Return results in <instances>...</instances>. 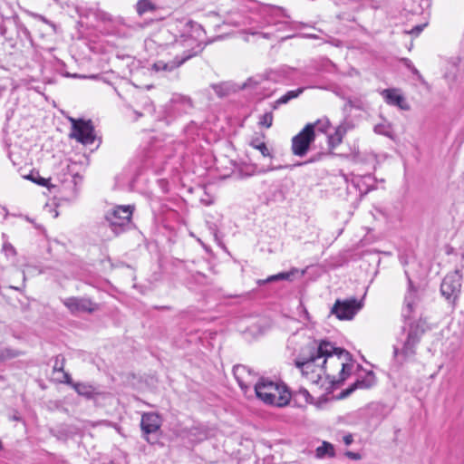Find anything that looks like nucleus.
<instances>
[{
    "label": "nucleus",
    "instance_id": "obj_25",
    "mask_svg": "<svg viewBox=\"0 0 464 464\" xmlns=\"http://www.w3.org/2000/svg\"><path fill=\"white\" fill-rule=\"evenodd\" d=\"M353 129V124L348 121L342 122L336 129L334 133L337 134L341 139H343L345 134Z\"/></svg>",
    "mask_w": 464,
    "mask_h": 464
},
{
    "label": "nucleus",
    "instance_id": "obj_39",
    "mask_svg": "<svg viewBox=\"0 0 464 464\" xmlns=\"http://www.w3.org/2000/svg\"><path fill=\"white\" fill-rule=\"evenodd\" d=\"M245 2L247 3V5H246V8L248 9V10H253L255 9V5H256L255 2L253 1H250V0H244Z\"/></svg>",
    "mask_w": 464,
    "mask_h": 464
},
{
    "label": "nucleus",
    "instance_id": "obj_31",
    "mask_svg": "<svg viewBox=\"0 0 464 464\" xmlns=\"http://www.w3.org/2000/svg\"><path fill=\"white\" fill-rule=\"evenodd\" d=\"M401 62L409 70L411 71L412 73L419 74V71L415 68V66L413 65L412 62L410 59L403 58Z\"/></svg>",
    "mask_w": 464,
    "mask_h": 464
},
{
    "label": "nucleus",
    "instance_id": "obj_27",
    "mask_svg": "<svg viewBox=\"0 0 464 464\" xmlns=\"http://www.w3.org/2000/svg\"><path fill=\"white\" fill-rule=\"evenodd\" d=\"M374 132L383 136L391 137V129L386 124H377L374 126Z\"/></svg>",
    "mask_w": 464,
    "mask_h": 464
},
{
    "label": "nucleus",
    "instance_id": "obj_12",
    "mask_svg": "<svg viewBox=\"0 0 464 464\" xmlns=\"http://www.w3.org/2000/svg\"><path fill=\"white\" fill-rule=\"evenodd\" d=\"M233 373L240 388L246 392L255 385V374L245 365H237L233 368Z\"/></svg>",
    "mask_w": 464,
    "mask_h": 464
},
{
    "label": "nucleus",
    "instance_id": "obj_7",
    "mask_svg": "<svg viewBox=\"0 0 464 464\" xmlns=\"http://www.w3.org/2000/svg\"><path fill=\"white\" fill-rule=\"evenodd\" d=\"M362 307V301L356 298L337 299L331 309V313L340 320H351Z\"/></svg>",
    "mask_w": 464,
    "mask_h": 464
},
{
    "label": "nucleus",
    "instance_id": "obj_28",
    "mask_svg": "<svg viewBox=\"0 0 464 464\" xmlns=\"http://www.w3.org/2000/svg\"><path fill=\"white\" fill-rule=\"evenodd\" d=\"M64 358L61 355L55 357L54 364L53 367V371L54 372H63L64 370Z\"/></svg>",
    "mask_w": 464,
    "mask_h": 464
},
{
    "label": "nucleus",
    "instance_id": "obj_34",
    "mask_svg": "<svg viewBox=\"0 0 464 464\" xmlns=\"http://www.w3.org/2000/svg\"><path fill=\"white\" fill-rule=\"evenodd\" d=\"M289 101L290 97L285 93L276 102L274 108L276 109L277 105L287 103Z\"/></svg>",
    "mask_w": 464,
    "mask_h": 464
},
{
    "label": "nucleus",
    "instance_id": "obj_19",
    "mask_svg": "<svg viewBox=\"0 0 464 464\" xmlns=\"http://www.w3.org/2000/svg\"><path fill=\"white\" fill-rule=\"evenodd\" d=\"M135 10L140 16L157 10L156 5L151 0H139L135 5Z\"/></svg>",
    "mask_w": 464,
    "mask_h": 464
},
{
    "label": "nucleus",
    "instance_id": "obj_21",
    "mask_svg": "<svg viewBox=\"0 0 464 464\" xmlns=\"http://www.w3.org/2000/svg\"><path fill=\"white\" fill-rule=\"evenodd\" d=\"M316 455L320 458L324 457L325 455L333 457L334 455V446L329 442L324 441L323 445L317 448Z\"/></svg>",
    "mask_w": 464,
    "mask_h": 464
},
{
    "label": "nucleus",
    "instance_id": "obj_29",
    "mask_svg": "<svg viewBox=\"0 0 464 464\" xmlns=\"http://www.w3.org/2000/svg\"><path fill=\"white\" fill-rule=\"evenodd\" d=\"M329 145L332 147V148H334L336 146H338L339 144L342 143L343 141V139H341L339 136H337L336 133H334L332 135L329 136Z\"/></svg>",
    "mask_w": 464,
    "mask_h": 464
},
{
    "label": "nucleus",
    "instance_id": "obj_38",
    "mask_svg": "<svg viewBox=\"0 0 464 464\" xmlns=\"http://www.w3.org/2000/svg\"><path fill=\"white\" fill-rule=\"evenodd\" d=\"M311 162H314V160H309L304 161V162H297V163H295V164H293V165L289 166L288 168H289L290 169H294V168H295V167L303 166V165H305V164H307V163H311Z\"/></svg>",
    "mask_w": 464,
    "mask_h": 464
},
{
    "label": "nucleus",
    "instance_id": "obj_40",
    "mask_svg": "<svg viewBox=\"0 0 464 464\" xmlns=\"http://www.w3.org/2000/svg\"><path fill=\"white\" fill-rule=\"evenodd\" d=\"M36 173L37 172L31 171V173L29 175L24 176V179H29V180L34 182V180L37 178Z\"/></svg>",
    "mask_w": 464,
    "mask_h": 464
},
{
    "label": "nucleus",
    "instance_id": "obj_13",
    "mask_svg": "<svg viewBox=\"0 0 464 464\" xmlns=\"http://www.w3.org/2000/svg\"><path fill=\"white\" fill-rule=\"evenodd\" d=\"M161 426V419L155 412H147L142 414L140 427L146 435L157 432Z\"/></svg>",
    "mask_w": 464,
    "mask_h": 464
},
{
    "label": "nucleus",
    "instance_id": "obj_20",
    "mask_svg": "<svg viewBox=\"0 0 464 464\" xmlns=\"http://www.w3.org/2000/svg\"><path fill=\"white\" fill-rule=\"evenodd\" d=\"M250 146L259 150L264 157H272L271 152L267 146L266 145V143L259 140L258 139L252 140L250 142Z\"/></svg>",
    "mask_w": 464,
    "mask_h": 464
},
{
    "label": "nucleus",
    "instance_id": "obj_43",
    "mask_svg": "<svg viewBox=\"0 0 464 464\" xmlns=\"http://www.w3.org/2000/svg\"><path fill=\"white\" fill-rule=\"evenodd\" d=\"M233 24H234L235 25H239V24H240V23H239V22H237V21L233 22Z\"/></svg>",
    "mask_w": 464,
    "mask_h": 464
},
{
    "label": "nucleus",
    "instance_id": "obj_10",
    "mask_svg": "<svg viewBox=\"0 0 464 464\" xmlns=\"http://www.w3.org/2000/svg\"><path fill=\"white\" fill-rule=\"evenodd\" d=\"M266 25H283L284 27L297 28V23L291 20L290 14L282 7H264Z\"/></svg>",
    "mask_w": 464,
    "mask_h": 464
},
{
    "label": "nucleus",
    "instance_id": "obj_9",
    "mask_svg": "<svg viewBox=\"0 0 464 464\" xmlns=\"http://www.w3.org/2000/svg\"><path fill=\"white\" fill-rule=\"evenodd\" d=\"M462 276L459 270L449 273L440 285L441 295L449 301L454 302L461 289Z\"/></svg>",
    "mask_w": 464,
    "mask_h": 464
},
{
    "label": "nucleus",
    "instance_id": "obj_32",
    "mask_svg": "<svg viewBox=\"0 0 464 464\" xmlns=\"http://www.w3.org/2000/svg\"><path fill=\"white\" fill-rule=\"evenodd\" d=\"M36 179L34 180V183L43 186V187H49L50 179L43 178L39 175V173H36Z\"/></svg>",
    "mask_w": 464,
    "mask_h": 464
},
{
    "label": "nucleus",
    "instance_id": "obj_23",
    "mask_svg": "<svg viewBox=\"0 0 464 464\" xmlns=\"http://www.w3.org/2000/svg\"><path fill=\"white\" fill-rule=\"evenodd\" d=\"M21 353V352L12 348H4L0 350V362H5L18 357Z\"/></svg>",
    "mask_w": 464,
    "mask_h": 464
},
{
    "label": "nucleus",
    "instance_id": "obj_42",
    "mask_svg": "<svg viewBox=\"0 0 464 464\" xmlns=\"http://www.w3.org/2000/svg\"><path fill=\"white\" fill-rule=\"evenodd\" d=\"M412 31H417L418 33L421 31V27L420 26H417L416 28H414Z\"/></svg>",
    "mask_w": 464,
    "mask_h": 464
},
{
    "label": "nucleus",
    "instance_id": "obj_6",
    "mask_svg": "<svg viewBox=\"0 0 464 464\" xmlns=\"http://www.w3.org/2000/svg\"><path fill=\"white\" fill-rule=\"evenodd\" d=\"M316 123H308L304 129L292 138L291 150L295 156L304 157L307 154L310 145L315 139Z\"/></svg>",
    "mask_w": 464,
    "mask_h": 464
},
{
    "label": "nucleus",
    "instance_id": "obj_26",
    "mask_svg": "<svg viewBox=\"0 0 464 464\" xmlns=\"http://www.w3.org/2000/svg\"><path fill=\"white\" fill-rule=\"evenodd\" d=\"M263 81V78L261 76L256 77H250L247 79V81L243 84L242 88H254L256 85L260 84Z\"/></svg>",
    "mask_w": 464,
    "mask_h": 464
},
{
    "label": "nucleus",
    "instance_id": "obj_45",
    "mask_svg": "<svg viewBox=\"0 0 464 464\" xmlns=\"http://www.w3.org/2000/svg\"><path fill=\"white\" fill-rule=\"evenodd\" d=\"M328 125H329V121H325V126L327 127Z\"/></svg>",
    "mask_w": 464,
    "mask_h": 464
},
{
    "label": "nucleus",
    "instance_id": "obj_1",
    "mask_svg": "<svg viewBox=\"0 0 464 464\" xmlns=\"http://www.w3.org/2000/svg\"><path fill=\"white\" fill-rule=\"evenodd\" d=\"M350 361L348 352L322 340L310 342L295 360V365L311 383L318 384L325 376L333 384H341L353 368Z\"/></svg>",
    "mask_w": 464,
    "mask_h": 464
},
{
    "label": "nucleus",
    "instance_id": "obj_15",
    "mask_svg": "<svg viewBox=\"0 0 464 464\" xmlns=\"http://www.w3.org/2000/svg\"><path fill=\"white\" fill-rule=\"evenodd\" d=\"M375 383V375L372 372H366L365 376L362 379H358L353 384H352L348 389L343 392V396H347L351 394L356 389H368L373 386Z\"/></svg>",
    "mask_w": 464,
    "mask_h": 464
},
{
    "label": "nucleus",
    "instance_id": "obj_14",
    "mask_svg": "<svg viewBox=\"0 0 464 464\" xmlns=\"http://www.w3.org/2000/svg\"><path fill=\"white\" fill-rule=\"evenodd\" d=\"M382 94L388 104L398 106L402 110L409 109L403 96L401 95L397 90L386 89L382 91Z\"/></svg>",
    "mask_w": 464,
    "mask_h": 464
},
{
    "label": "nucleus",
    "instance_id": "obj_22",
    "mask_svg": "<svg viewBox=\"0 0 464 464\" xmlns=\"http://www.w3.org/2000/svg\"><path fill=\"white\" fill-rule=\"evenodd\" d=\"M294 273H295L294 271L278 273L276 275L268 276L264 281H259V284L271 283V282H275V281H278V280H290V278L294 275Z\"/></svg>",
    "mask_w": 464,
    "mask_h": 464
},
{
    "label": "nucleus",
    "instance_id": "obj_30",
    "mask_svg": "<svg viewBox=\"0 0 464 464\" xmlns=\"http://www.w3.org/2000/svg\"><path fill=\"white\" fill-rule=\"evenodd\" d=\"M3 250L7 256H14L15 255V249L10 243H5Z\"/></svg>",
    "mask_w": 464,
    "mask_h": 464
},
{
    "label": "nucleus",
    "instance_id": "obj_16",
    "mask_svg": "<svg viewBox=\"0 0 464 464\" xmlns=\"http://www.w3.org/2000/svg\"><path fill=\"white\" fill-rule=\"evenodd\" d=\"M295 401L299 405L313 403V397L305 388H300L292 393Z\"/></svg>",
    "mask_w": 464,
    "mask_h": 464
},
{
    "label": "nucleus",
    "instance_id": "obj_2",
    "mask_svg": "<svg viewBox=\"0 0 464 464\" xmlns=\"http://www.w3.org/2000/svg\"><path fill=\"white\" fill-rule=\"evenodd\" d=\"M188 24L193 30L195 35L182 36V39L177 40L171 46L175 53V57L172 60H158L151 65V70L155 72H171L175 69L181 66L186 61L195 56L197 52L192 50L184 51L181 55L179 54L180 47H190L192 48L195 44V38L201 41V35L204 34V30L200 24L193 22L188 23Z\"/></svg>",
    "mask_w": 464,
    "mask_h": 464
},
{
    "label": "nucleus",
    "instance_id": "obj_11",
    "mask_svg": "<svg viewBox=\"0 0 464 464\" xmlns=\"http://www.w3.org/2000/svg\"><path fill=\"white\" fill-rule=\"evenodd\" d=\"M63 304L72 313H92L97 309V304L87 297H68Z\"/></svg>",
    "mask_w": 464,
    "mask_h": 464
},
{
    "label": "nucleus",
    "instance_id": "obj_36",
    "mask_svg": "<svg viewBox=\"0 0 464 464\" xmlns=\"http://www.w3.org/2000/svg\"><path fill=\"white\" fill-rule=\"evenodd\" d=\"M303 91H304L303 88H299V89L295 90V91H289V92H286V94L290 97V100H292L294 98L298 97L303 92Z\"/></svg>",
    "mask_w": 464,
    "mask_h": 464
},
{
    "label": "nucleus",
    "instance_id": "obj_17",
    "mask_svg": "<svg viewBox=\"0 0 464 464\" xmlns=\"http://www.w3.org/2000/svg\"><path fill=\"white\" fill-rule=\"evenodd\" d=\"M415 304H416L415 293L411 290V285H410L409 291L404 299V310H403L404 316L410 317L411 314L414 310Z\"/></svg>",
    "mask_w": 464,
    "mask_h": 464
},
{
    "label": "nucleus",
    "instance_id": "obj_44",
    "mask_svg": "<svg viewBox=\"0 0 464 464\" xmlns=\"http://www.w3.org/2000/svg\"><path fill=\"white\" fill-rule=\"evenodd\" d=\"M281 167H279L278 169H280ZM276 168H270L268 170H273V169H276Z\"/></svg>",
    "mask_w": 464,
    "mask_h": 464
},
{
    "label": "nucleus",
    "instance_id": "obj_41",
    "mask_svg": "<svg viewBox=\"0 0 464 464\" xmlns=\"http://www.w3.org/2000/svg\"><path fill=\"white\" fill-rule=\"evenodd\" d=\"M300 308H301V310H302V312L304 314V318L309 319V314H308L306 308L304 305H302V304L300 305Z\"/></svg>",
    "mask_w": 464,
    "mask_h": 464
},
{
    "label": "nucleus",
    "instance_id": "obj_8",
    "mask_svg": "<svg viewBox=\"0 0 464 464\" xmlns=\"http://www.w3.org/2000/svg\"><path fill=\"white\" fill-rule=\"evenodd\" d=\"M70 121L72 124V132L70 135L72 138L84 145H91L94 142L95 135L92 121L72 118Z\"/></svg>",
    "mask_w": 464,
    "mask_h": 464
},
{
    "label": "nucleus",
    "instance_id": "obj_3",
    "mask_svg": "<svg viewBox=\"0 0 464 464\" xmlns=\"http://www.w3.org/2000/svg\"><path fill=\"white\" fill-rule=\"evenodd\" d=\"M256 397L267 405L286 406L292 398L287 386L280 382L262 378L254 385Z\"/></svg>",
    "mask_w": 464,
    "mask_h": 464
},
{
    "label": "nucleus",
    "instance_id": "obj_4",
    "mask_svg": "<svg viewBox=\"0 0 464 464\" xmlns=\"http://www.w3.org/2000/svg\"><path fill=\"white\" fill-rule=\"evenodd\" d=\"M134 207L131 205L117 206L106 214V220L115 235H119L129 226Z\"/></svg>",
    "mask_w": 464,
    "mask_h": 464
},
{
    "label": "nucleus",
    "instance_id": "obj_5",
    "mask_svg": "<svg viewBox=\"0 0 464 464\" xmlns=\"http://www.w3.org/2000/svg\"><path fill=\"white\" fill-rule=\"evenodd\" d=\"M423 330L420 329L418 325H411L407 334V337L402 343V347H393L394 356L401 361H406L412 358L416 353V347L421 338Z\"/></svg>",
    "mask_w": 464,
    "mask_h": 464
},
{
    "label": "nucleus",
    "instance_id": "obj_35",
    "mask_svg": "<svg viewBox=\"0 0 464 464\" xmlns=\"http://www.w3.org/2000/svg\"><path fill=\"white\" fill-rule=\"evenodd\" d=\"M345 456L353 460H359L362 459V455L358 452L346 451Z\"/></svg>",
    "mask_w": 464,
    "mask_h": 464
},
{
    "label": "nucleus",
    "instance_id": "obj_18",
    "mask_svg": "<svg viewBox=\"0 0 464 464\" xmlns=\"http://www.w3.org/2000/svg\"><path fill=\"white\" fill-rule=\"evenodd\" d=\"M72 388L79 395L85 396L87 398H91L92 395L97 393L96 389L92 385L84 382L72 383Z\"/></svg>",
    "mask_w": 464,
    "mask_h": 464
},
{
    "label": "nucleus",
    "instance_id": "obj_37",
    "mask_svg": "<svg viewBox=\"0 0 464 464\" xmlns=\"http://www.w3.org/2000/svg\"><path fill=\"white\" fill-rule=\"evenodd\" d=\"M343 440L345 445L349 446L350 444L353 443V437L352 434L349 433V434H346V435L343 436Z\"/></svg>",
    "mask_w": 464,
    "mask_h": 464
},
{
    "label": "nucleus",
    "instance_id": "obj_33",
    "mask_svg": "<svg viewBox=\"0 0 464 464\" xmlns=\"http://www.w3.org/2000/svg\"><path fill=\"white\" fill-rule=\"evenodd\" d=\"M62 373H63V379H61L60 382L72 386V383H74V382H72L71 375L65 372H63Z\"/></svg>",
    "mask_w": 464,
    "mask_h": 464
},
{
    "label": "nucleus",
    "instance_id": "obj_24",
    "mask_svg": "<svg viewBox=\"0 0 464 464\" xmlns=\"http://www.w3.org/2000/svg\"><path fill=\"white\" fill-rule=\"evenodd\" d=\"M273 119H274V116H273L272 111L266 112L263 115L259 116L258 125L260 127H266L268 129L273 124Z\"/></svg>",
    "mask_w": 464,
    "mask_h": 464
}]
</instances>
